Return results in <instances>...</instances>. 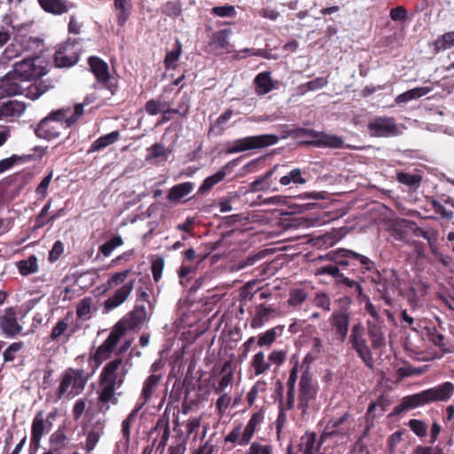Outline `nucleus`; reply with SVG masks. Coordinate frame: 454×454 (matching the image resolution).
<instances>
[{"mask_svg": "<svg viewBox=\"0 0 454 454\" xmlns=\"http://www.w3.org/2000/svg\"><path fill=\"white\" fill-rule=\"evenodd\" d=\"M125 332L126 327L123 326V322H118L114 325L106 340L97 348L94 354V360L97 364H101L103 361L110 357L114 348L116 346Z\"/></svg>", "mask_w": 454, "mask_h": 454, "instance_id": "9d476101", "label": "nucleus"}, {"mask_svg": "<svg viewBox=\"0 0 454 454\" xmlns=\"http://www.w3.org/2000/svg\"><path fill=\"white\" fill-rule=\"evenodd\" d=\"M312 357L308 353L301 365H299V371L301 372L300 381V406L303 412H306L309 408V402L312 399V375L310 373V364Z\"/></svg>", "mask_w": 454, "mask_h": 454, "instance_id": "1a4fd4ad", "label": "nucleus"}, {"mask_svg": "<svg viewBox=\"0 0 454 454\" xmlns=\"http://www.w3.org/2000/svg\"><path fill=\"white\" fill-rule=\"evenodd\" d=\"M274 312V309L270 307L262 306L256 312V315L252 319V328H260L265 322H267L270 315Z\"/></svg>", "mask_w": 454, "mask_h": 454, "instance_id": "79ce46f5", "label": "nucleus"}, {"mask_svg": "<svg viewBox=\"0 0 454 454\" xmlns=\"http://www.w3.org/2000/svg\"><path fill=\"white\" fill-rule=\"evenodd\" d=\"M348 341L365 365L372 369L374 364L372 354L367 343L364 327L360 323L354 325L351 328Z\"/></svg>", "mask_w": 454, "mask_h": 454, "instance_id": "6e6552de", "label": "nucleus"}, {"mask_svg": "<svg viewBox=\"0 0 454 454\" xmlns=\"http://www.w3.org/2000/svg\"><path fill=\"white\" fill-rule=\"evenodd\" d=\"M231 367V362L227 361L223 364L222 372L224 373L217 386L215 387L214 391L215 394H221L224 391V389L231 385L233 380V373L231 371H228Z\"/></svg>", "mask_w": 454, "mask_h": 454, "instance_id": "ea45409f", "label": "nucleus"}, {"mask_svg": "<svg viewBox=\"0 0 454 454\" xmlns=\"http://www.w3.org/2000/svg\"><path fill=\"white\" fill-rule=\"evenodd\" d=\"M432 209L434 213L438 214L442 219L451 220L454 215L453 210L447 209L442 203L435 199H432L429 201Z\"/></svg>", "mask_w": 454, "mask_h": 454, "instance_id": "09e8293b", "label": "nucleus"}, {"mask_svg": "<svg viewBox=\"0 0 454 454\" xmlns=\"http://www.w3.org/2000/svg\"><path fill=\"white\" fill-rule=\"evenodd\" d=\"M122 244V238L120 235H116L102 244L98 250L104 256L108 257L116 247L121 246Z\"/></svg>", "mask_w": 454, "mask_h": 454, "instance_id": "a18cd8bd", "label": "nucleus"}, {"mask_svg": "<svg viewBox=\"0 0 454 454\" xmlns=\"http://www.w3.org/2000/svg\"><path fill=\"white\" fill-rule=\"evenodd\" d=\"M454 393V385L446 381L436 387L423 390L403 398L402 403L395 406L390 416H396L402 412L415 409L425 404L434 402H444L449 400Z\"/></svg>", "mask_w": 454, "mask_h": 454, "instance_id": "7ed1b4c3", "label": "nucleus"}, {"mask_svg": "<svg viewBox=\"0 0 454 454\" xmlns=\"http://www.w3.org/2000/svg\"><path fill=\"white\" fill-rule=\"evenodd\" d=\"M162 376L152 373L144 382L141 391V399H143V406L151 399L156 390Z\"/></svg>", "mask_w": 454, "mask_h": 454, "instance_id": "393cba45", "label": "nucleus"}, {"mask_svg": "<svg viewBox=\"0 0 454 454\" xmlns=\"http://www.w3.org/2000/svg\"><path fill=\"white\" fill-rule=\"evenodd\" d=\"M428 340L442 353H451L453 348L449 345L441 326L427 325L425 327Z\"/></svg>", "mask_w": 454, "mask_h": 454, "instance_id": "a211bd4d", "label": "nucleus"}, {"mask_svg": "<svg viewBox=\"0 0 454 454\" xmlns=\"http://www.w3.org/2000/svg\"><path fill=\"white\" fill-rule=\"evenodd\" d=\"M408 426L411 430L420 438L425 437L427 434V425L423 420L411 419L409 421Z\"/></svg>", "mask_w": 454, "mask_h": 454, "instance_id": "603ef678", "label": "nucleus"}, {"mask_svg": "<svg viewBox=\"0 0 454 454\" xmlns=\"http://www.w3.org/2000/svg\"><path fill=\"white\" fill-rule=\"evenodd\" d=\"M314 305L321 308L325 311H330L331 309V300L330 297L325 294H317L314 297Z\"/></svg>", "mask_w": 454, "mask_h": 454, "instance_id": "bf43d9fd", "label": "nucleus"}, {"mask_svg": "<svg viewBox=\"0 0 454 454\" xmlns=\"http://www.w3.org/2000/svg\"><path fill=\"white\" fill-rule=\"evenodd\" d=\"M346 235L345 228L332 229L325 234L314 237V247H330L334 246Z\"/></svg>", "mask_w": 454, "mask_h": 454, "instance_id": "6ab92c4d", "label": "nucleus"}, {"mask_svg": "<svg viewBox=\"0 0 454 454\" xmlns=\"http://www.w3.org/2000/svg\"><path fill=\"white\" fill-rule=\"evenodd\" d=\"M88 378L83 370L69 368L65 371L57 391V397L73 398L82 393L87 384Z\"/></svg>", "mask_w": 454, "mask_h": 454, "instance_id": "423d86ee", "label": "nucleus"}, {"mask_svg": "<svg viewBox=\"0 0 454 454\" xmlns=\"http://www.w3.org/2000/svg\"><path fill=\"white\" fill-rule=\"evenodd\" d=\"M343 140L340 137L314 131V147L341 148Z\"/></svg>", "mask_w": 454, "mask_h": 454, "instance_id": "5701e85b", "label": "nucleus"}, {"mask_svg": "<svg viewBox=\"0 0 454 454\" xmlns=\"http://www.w3.org/2000/svg\"><path fill=\"white\" fill-rule=\"evenodd\" d=\"M130 368L129 361L121 357L114 358L106 364L99 374L98 400L100 403L113 405L118 403L116 390L123 385Z\"/></svg>", "mask_w": 454, "mask_h": 454, "instance_id": "f257e3e1", "label": "nucleus"}, {"mask_svg": "<svg viewBox=\"0 0 454 454\" xmlns=\"http://www.w3.org/2000/svg\"><path fill=\"white\" fill-rule=\"evenodd\" d=\"M181 53H182V44L179 41H176V49L173 50L171 51H168L166 54L165 60H164L166 68H168V69L175 68L176 63L179 59Z\"/></svg>", "mask_w": 454, "mask_h": 454, "instance_id": "3c124183", "label": "nucleus"}, {"mask_svg": "<svg viewBox=\"0 0 454 454\" xmlns=\"http://www.w3.org/2000/svg\"><path fill=\"white\" fill-rule=\"evenodd\" d=\"M114 8L117 12V22L120 26H123L128 20L131 11L130 0H114Z\"/></svg>", "mask_w": 454, "mask_h": 454, "instance_id": "c756f323", "label": "nucleus"}, {"mask_svg": "<svg viewBox=\"0 0 454 454\" xmlns=\"http://www.w3.org/2000/svg\"><path fill=\"white\" fill-rule=\"evenodd\" d=\"M341 273L334 261L327 256V253L325 255L314 254V275H327L337 282V278H341Z\"/></svg>", "mask_w": 454, "mask_h": 454, "instance_id": "4468645a", "label": "nucleus"}, {"mask_svg": "<svg viewBox=\"0 0 454 454\" xmlns=\"http://www.w3.org/2000/svg\"><path fill=\"white\" fill-rule=\"evenodd\" d=\"M20 273L22 276H28L34 274L38 270L37 257L34 254L28 256L27 259L21 260L17 263Z\"/></svg>", "mask_w": 454, "mask_h": 454, "instance_id": "e433bc0d", "label": "nucleus"}, {"mask_svg": "<svg viewBox=\"0 0 454 454\" xmlns=\"http://www.w3.org/2000/svg\"><path fill=\"white\" fill-rule=\"evenodd\" d=\"M0 329L8 338H13L22 333L23 326L18 321L14 308L8 307L4 309L3 315L0 316Z\"/></svg>", "mask_w": 454, "mask_h": 454, "instance_id": "f8f14e48", "label": "nucleus"}, {"mask_svg": "<svg viewBox=\"0 0 454 454\" xmlns=\"http://www.w3.org/2000/svg\"><path fill=\"white\" fill-rule=\"evenodd\" d=\"M130 272L131 270L129 269L112 274L106 282L107 288L111 289L121 283H124Z\"/></svg>", "mask_w": 454, "mask_h": 454, "instance_id": "864d4df0", "label": "nucleus"}, {"mask_svg": "<svg viewBox=\"0 0 454 454\" xmlns=\"http://www.w3.org/2000/svg\"><path fill=\"white\" fill-rule=\"evenodd\" d=\"M348 418V413H344L337 419H332L326 425L325 434H346L348 427H343Z\"/></svg>", "mask_w": 454, "mask_h": 454, "instance_id": "bb28decb", "label": "nucleus"}, {"mask_svg": "<svg viewBox=\"0 0 454 454\" xmlns=\"http://www.w3.org/2000/svg\"><path fill=\"white\" fill-rule=\"evenodd\" d=\"M100 437L101 434L98 431L89 432L85 443V450L88 453L91 452L95 449Z\"/></svg>", "mask_w": 454, "mask_h": 454, "instance_id": "052dcab7", "label": "nucleus"}, {"mask_svg": "<svg viewBox=\"0 0 454 454\" xmlns=\"http://www.w3.org/2000/svg\"><path fill=\"white\" fill-rule=\"evenodd\" d=\"M194 188V184L192 182H184L174 185L168 194V200L171 201H179L184 197L187 196Z\"/></svg>", "mask_w": 454, "mask_h": 454, "instance_id": "cd10ccee", "label": "nucleus"}, {"mask_svg": "<svg viewBox=\"0 0 454 454\" xmlns=\"http://www.w3.org/2000/svg\"><path fill=\"white\" fill-rule=\"evenodd\" d=\"M79 59V53L74 44L66 43L59 48L55 53V63L59 67H68L74 65Z\"/></svg>", "mask_w": 454, "mask_h": 454, "instance_id": "dca6fc26", "label": "nucleus"}, {"mask_svg": "<svg viewBox=\"0 0 454 454\" xmlns=\"http://www.w3.org/2000/svg\"><path fill=\"white\" fill-rule=\"evenodd\" d=\"M134 284L135 281L130 280L115 290V292L104 301L106 311L109 312L126 301L134 289Z\"/></svg>", "mask_w": 454, "mask_h": 454, "instance_id": "2eb2a0df", "label": "nucleus"}, {"mask_svg": "<svg viewBox=\"0 0 454 454\" xmlns=\"http://www.w3.org/2000/svg\"><path fill=\"white\" fill-rule=\"evenodd\" d=\"M142 408L143 403H137L136 407L130 411L128 417L121 423V434L125 438L126 442L129 441L131 426L133 422L136 420L138 412Z\"/></svg>", "mask_w": 454, "mask_h": 454, "instance_id": "4c0bfd02", "label": "nucleus"}, {"mask_svg": "<svg viewBox=\"0 0 454 454\" xmlns=\"http://www.w3.org/2000/svg\"><path fill=\"white\" fill-rule=\"evenodd\" d=\"M289 331L293 333L302 332L303 333H310V325L305 320L298 319L289 325Z\"/></svg>", "mask_w": 454, "mask_h": 454, "instance_id": "e2e57ef3", "label": "nucleus"}, {"mask_svg": "<svg viewBox=\"0 0 454 454\" xmlns=\"http://www.w3.org/2000/svg\"><path fill=\"white\" fill-rule=\"evenodd\" d=\"M278 140L279 137L273 134L247 137L231 142L225 153L233 154L248 150L265 148L276 145Z\"/></svg>", "mask_w": 454, "mask_h": 454, "instance_id": "0eeeda50", "label": "nucleus"}, {"mask_svg": "<svg viewBox=\"0 0 454 454\" xmlns=\"http://www.w3.org/2000/svg\"><path fill=\"white\" fill-rule=\"evenodd\" d=\"M42 43V41L35 37H22L16 40L14 43L5 50V53L8 58L20 55L23 51H29L32 47H38Z\"/></svg>", "mask_w": 454, "mask_h": 454, "instance_id": "aec40b11", "label": "nucleus"}, {"mask_svg": "<svg viewBox=\"0 0 454 454\" xmlns=\"http://www.w3.org/2000/svg\"><path fill=\"white\" fill-rule=\"evenodd\" d=\"M212 13L218 17H234L235 8L231 5L215 6L212 9Z\"/></svg>", "mask_w": 454, "mask_h": 454, "instance_id": "0e129e2a", "label": "nucleus"}, {"mask_svg": "<svg viewBox=\"0 0 454 454\" xmlns=\"http://www.w3.org/2000/svg\"><path fill=\"white\" fill-rule=\"evenodd\" d=\"M287 450V454H312V434L306 433L296 447L289 446Z\"/></svg>", "mask_w": 454, "mask_h": 454, "instance_id": "72a5a7b5", "label": "nucleus"}, {"mask_svg": "<svg viewBox=\"0 0 454 454\" xmlns=\"http://www.w3.org/2000/svg\"><path fill=\"white\" fill-rule=\"evenodd\" d=\"M434 45L436 52L451 48L454 45V31L444 33L439 36Z\"/></svg>", "mask_w": 454, "mask_h": 454, "instance_id": "37998d69", "label": "nucleus"}, {"mask_svg": "<svg viewBox=\"0 0 454 454\" xmlns=\"http://www.w3.org/2000/svg\"><path fill=\"white\" fill-rule=\"evenodd\" d=\"M367 129L370 135L376 137H389L399 134V129L394 117H376L369 121Z\"/></svg>", "mask_w": 454, "mask_h": 454, "instance_id": "9b49d317", "label": "nucleus"}, {"mask_svg": "<svg viewBox=\"0 0 454 454\" xmlns=\"http://www.w3.org/2000/svg\"><path fill=\"white\" fill-rule=\"evenodd\" d=\"M306 182V179L301 176L300 168H294L279 178V183L284 186L289 185L291 183L303 184Z\"/></svg>", "mask_w": 454, "mask_h": 454, "instance_id": "c03bdc74", "label": "nucleus"}, {"mask_svg": "<svg viewBox=\"0 0 454 454\" xmlns=\"http://www.w3.org/2000/svg\"><path fill=\"white\" fill-rule=\"evenodd\" d=\"M308 297V293L302 288H294L290 292L288 303L292 306L301 304Z\"/></svg>", "mask_w": 454, "mask_h": 454, "instance_id": "6e6d98bb", "label": "nucleus"}, {"mask_svg": "<svg viewBox=\"0 0 454 454\" xmlns=\"http://www.w3.org/2000/svg\"><path fill=\"white\" fill-rule=\"evenodd\" d=\"M68 329V323L67 319L59 320L53 327L51 333V340L57 341L59 340L62 336L65 335Z\"/></svg>", "mask_w": 454, "mask_h": 454, "instance_id": "5fc2aeb1", "label": "nucleus"}, {"mask_svg": "<svg viewBox=\"0 0 454 454\" xmlns=\"http://www.w3.org/2000/svg\"><path fill=\"white\" fill-rule=\"evenodd\" d=\"M299 364L296 363L293 369L291 370L289 379L287 380V386H288V398L294 397V392L295 387V383L298 379V372H299Z\"/></svg>", "mask_w": 454, "mask_h": 454, "instance_id": "13d9d810", "label": "nucleus"}, {"mask_svg": "<svg viewBox=\"0 0 454 454\" xmlns=\"http://www.w3.org/2000/svg\"><path fill=\"white\" fill-rule=\"evenodd\" d=\"M120 138V132L118 130L112 131L105 136H102L96 139L91 146L90 152L100 151L113 144H114Z\"/></svg>", "mask_w": 454, "mask_h": 454, "instance_id": "2f4dec72", "label": "nucleus"}, {"mask_svg": "<svg viewBox=\"0 0 454 454\" xmlns=\"http://www.w3.org/2000/svg\"><path fill=\"white\" fill-rule=\"evenodd\" d=\"M413 233L417 237H422L423 239H425L427 241L428 245L433 240L438 239L437 231L434 230L426 231L423 228L417 227L414 229Z\"/></svg>", "mask_w": 454, "mask_h": 454, "instance_id": "680f3d73", "label": "nucleus"}, {"mask_svg": "<svg viewBox=\"0 0 454 454\" xmlns=\"http://www.w3.org/2000/svg\"><path fill=\"white\" fill-rule=\"evenodd\" d=\"M89 65L98 82L103 84L108 82L110 74L107 63L98 57L92 56L89 59Z\"/></svg>", "mask_w": 454, "mask_h": 454, "instance_id": "412c9836", "label": "nucleus"}, {"mask_svg": "<svg viewBox=\"0 0 454 454\" xmlns=\"http://www.w3.org/2000/svg\"><path fill=\"white\" fill-rule=\"evenodd\" d=\"M147 319V312L144 305H137L129 314L128 317L121 319L123 326L127 329H134Z\"/></svg>", "mask_w": 454, "mask_h": 454, "instance_id": "4be33fe9", "label": "nucleus"}, {"mask_svg": "<svg viewBox=\"0 0 454 454\" xmlns=\"http://www.w3.org/2000/svg\"><path fill=\"white\" fill-rule=\"evenodd\" d=\"M168 106V103L160 98L150 99L145 103V111L149 115H156Z\"/></svg>", "mask_w": 454, "mask_h": 454, "instance_id": "de8ad7c7", "label": "nucleus"}, {"mask_svg": "<svg viewBox=\"0 0 454 454\" xmlns=\"http://www.w3.org/2000/svg\"><path fill=\"white\" fill-rule=\"evenodd\" d=\"M251 367L253 368L255 376L262 375L270 370V363L269 359H266L264 352L259 351L253 356Z\"/></svg>", "mask_w": 454, "mask_h": 454, "instance_id": "7c9ffc66", "label": "nucleus"}, {"mask_svg": "<svg viewBox=\"0 0 454 454\" xmlns=\"http://www.w3.org/2000/svg\"><path fill=\"white\" fill-rule=\"evenodd\" d=\"M91 298H83L76 307V315L81 319H89L91 312Z\"/></svg>", "mask_w": 454, "mask_h": 454, "instance_id": "8fccbe9b", "label": "nucleus"}, {"mask_svg": "<svg viewBox=\"0 0 454 454\" xmlns=\"http://www.w3.org/2000/svg\"><path fill=\"white\" fill-rule=\"evenodd\" d=\"M396 180L403 184L411 188L417 189L420 186L422 176L419 174H411L408 172L398 171L396 173Z\"/></svg>", "mask_w": 454, "mask_h": 454, "instance_id": "58836bf2", "label": "nucleus"}, {"mask_svg": "<svg viewBox=\"0 0 454 454\" xmlns=\"http://www.w3.org/2000/svg\"><path fill=\"white\" fill-rule=\"evenodd\" d=\"M53 414H50L48 416L49 419L50 418H53ZM51 429V422L49 420L45 421L43 417V412L39 411L36 413L35 417L33 419L32 422V428H31V443L34 444L36 448L39 446L40 441L44 434V433L50 432Z\"/></svg>", "mask_w": 454, "mask_h": 454, "instance_id": "f3484780", "label": "nucleus"}, {"mask_svg": "<svg viewBox=\"0 0 454 454\" xmlns=\"http://www.w3.org/2000/svg\"><path fill=\"white\" fill-rule=\"evenodd\" d=\"M36 60L38 58L33 57L16 62L13 65V74L8 73L0 81V90H3L6 95H16L21 89L17 80L31 81L43 75V68L35 64Z\"/></svg>", "mask_w": 454, "mask_h": 454, "instance_id": "20e7f679", "label": "nucleus"}, {"mask_svg": "<svg viewBox=\"0 0 454 454\" xmlns=\"http://www.w3.org/2000/svg\"><path fill=\"white\" fill-rule=\"evenodd\" d=\"M88 104L87 99L83 103L76 104L71 115H69L71 112L69 108H61L51 113L40 121L35 129V133L38 137L46 140L59 137L62 129L71 127L79 120L84 113V106Z\"/></svg>", "mask_w": 454, "mask_h": 454, "instance_id": "f03ea898", "label": "nucleus"}, {"mask_svg": "<svg viewBox=\"0 0 454 454\" xmlns=\"http://www.w3.org/2000/svg\"><path fill=\"white\" fill-rule=\"evenodd\" d=\"M327 256L338 265L340 272L348 274L357 271H371L374 262L368 257L347 248H337L329 251Z\"/></svg>", "mask_w": 454, "mask_h": 454, "instance_id": "39448f33", "label": "nucleus"}, {"mask_svg": "<svg viewBox=\"0 0 454 454\" xmlns=\"http://www.w3.org/2000/svg\"><path fill=\"white\" fill-rule=\"evenodd\" d=\"M278 166L276 165L271 169L268 170L263 176H259L249 185L250 191L256 192L261 191H278L277 187H272L271 177L277 171Z\"/></svg>", "mask_w": 454, "mask_h": 454, "instance_id": "b1692460", "label": "nucleus"}, {"mask_svg": "<svg viewBox=\"0 0 454 454\" xmlns=\"http://www.w3.org/2000/svg\"><path fill=\"white\" fill-rule=\"evenodd\" d=\"M38 2L45 12L53 14H62L68 10L66 0H38Z\"/></svg>", "mask_w": 454, "mask_h": 454, "instance_id": "f704fd0d", "label": "nucleus"}, {"mask_svg": "<svg viewBox=\"0 0 454 454\" xmlns=\"http://www.w3.org/2000/svg\"><path fill=\"white\" fill-rule=\"evenodd\" d=\"M350 315L347 309L334 310L329 318V324L338 340L343 342L348 334Z\"/></svg>", "mask_w": 454, "mask_h": 454, "instance_id": "ddd939ff", "label": "nucleus"}, {"mask_svg": "<svg viewBox=\"0 0 454 454\" xmlns=\"http://www.w3.org/2000/svg\"><path fill=\"white\" fill-rule=\"evenodd\" d=\"M254 82L256 85V92L259 95L269 93L274 87L270 73L269 72L258 74L254 79Z\"/></svg>", "mask_w": 454, "mask_h": 454, "instance_id": "473e14b6", "label": "nucleus"}, {"mask_svg": "<svg viewBox=\"0 0 454 454\" xmlns=\"http://www.w3.org/2000/svg\"><path fill=\"white\" fill-rule=\"evenodd\" d=\"M247 454H271V448L269 445H261L260 443L253 442Z\"/></svg>", "mask_w": 454, "mask_h": 454, "instance_id": "774afa93", "label": "nucleus"}, {"mask_svg": "<svg viewBox=\"0 0 454 454\" xmlns=\"http://www.w3.org/2000/svg\"><path fill=\"white\" fill-rule=\"evenodd\" d=\"M430 91H431V89L428 87H417V88L409 90L398 95L395 98V102L397 104L406 103L412 99H417L423 96H426Z\"/></svg>", "mask_w": 454, "mask_h": 454, "instance_id": "c9c22d12", "label": "nucleus"}, {"mask_svg": "<svg viewBox=\"0 0 454 454\" xmlns=\"http://www.w3.org/2000/svg\"><path fill=\"white\" fill-rule=\"evenodd\" d=\"M368 336L371 340L372 347L374 349L380 348L385 346V337L382 327L379 323H372L368 321Z\"/></svg>", "mask_w": 454, "mask_h": 454, "instance_id": "a878e982", "label": "nucleus"}, {"mask_svg": "<svg viewBox=\"0 0 454 454\" xmlns=\"http://www.w3.org/2000/svg\"><path fill=\"white\" fill-rule=\"evenodd\" d=\"M226 176L225 167L218 170L215 174L207 177L200 187L199 188L200 193H205L214 187L216 184L223 180Z\"/></svg>", "mask_w": 454, "mask_h": 454, "instance_id": "a19ab883", "label": "nucleus"}, {"mask_svg": "<svg viewBox=\"0 0 454 454\" xmlns=\"http://www.w3.org/2000/svg\"><path fill=\"white\" fill-rule=\"evenodd\" d=\"M47 90V87L40 82L38 84H32L27 90V97L33 100L37 99Z\"/></svg>", "mask_w": 454, "mask_h": 454, "instance_id": "69168bd1", "label": "nucleus"}, {"mask_svg": "<svg viewBox=\"0 0 454 454\" xmlns=\"http://www.w3.org/2000/svg\"><path fill=\"white\" fill-rule=\"evenodd\" d=\"M147 151L149 152V154L146 157V160L161 158L166 160L171 153L170 150L167 149L160 143L153 145L151 147L147 148Z\"/></svg>", "mask_w": 454, "mask_h": 454, "instance_id": "49530a36", "label": "nucleus"}, {"mask_svg": "<svg viewBox=\"0 0 454 454\" xmlns=\"http://www.w3.org/2000/svg\"><path fill=\"white\" fill-rule=\"evenodd\" d=\"M25 111L24 104L17 100H9L0 106L1 117L20 116Z\"/></svg>", "mask_w": 454, "mask_h": 454, "instance_id": "c85d7f7f", "label": "nucleus"}, {"mask_svg": "<svg viewBox=\"0 0 454 454\" xmlns=\"http://www.w3.org/2000/svg\"><path fill=\"white\" fill-rule=\"evenodd\" d=\"M276 337H277L276 329L275 328L270 329L259 337L258 345L261 347L270 345L272 342H274V340H276Z\"/></svg>", "mask_w": 454, "mask_h": 454, "instance_id": "338daca9", "label": "nucleus"}, {"mask_svg": "<svg viewBox=\"0 0 454 454\" xmlns=\"http://www.w3.org/2000/svg\"><path fill=\"white\" fill-rule=\"evenodd\" d=\"M24 347V342H13L4 352L3 358L4 362H12L15 359V355Z\"/></svg>", "mask_w": 454, "mask_h": 454, "instance_id": "4d7b16f0", "label": "nucleus"}]
</instances>
